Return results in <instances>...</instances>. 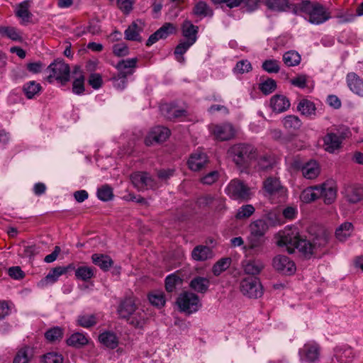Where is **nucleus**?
<instances>
[{
  "instance_id": "a18cd8bd",
  "label": "nucleus",
  "mask_w": 363,
  "mask_h": 363,
  "mask_svg": "<svg viewBox=\"0 0 363 363\" xmlns=\"http://www.w3.org/2000/svg\"><path fill=\"white\" fill-rule=\"evenodd\" d=\"M282 123L284 128L289 130H298L302 125L300 118L294 115L286 116L284 118Z\"/></svg>"
},
{
  "instance_id": "4c0bfd02",
  "label": "nucleus",
  "mask_w": 363,
  "mask_h": 363,
  "mask_svg": "<svg viewBox=\"0 0 363 363\" xmlns=\"http://www.w3.org/2000/svg\"><path fill=\"white\" fill-rule=\"evenodd\" d=\"M99 341L106 347L115 349L118 344L116 335L112 332H104L99 337Z\"/></svg>"
},
{
  "instance_id": "473e14b6",
  "label": "nucleus",
  "mask_w": 363,
  "mask_h": 363,
  "mask_svg": "<svg viewBox=\"0 0 363 363\" xmlns=\"http://www.w3.org/2000/svg\"><path fill=\"white\" fill-rule=\"evenodd\" d=\"M41 90V85L35 81H30L23 86V91L28 99H33L35 96L39 95Z\"/></svg>"
},
{
  "instance_id": "de8ad7c7",
  "label": "nucleus",
  "mask_w": 363,
  "mask_h": 363,
  "mask_svg": "<svg viewBox=\"0 0 363 363\" xmlns=\"http://www.w3.org/2000/svg\"><path fill=\"white\" fill-rule=\"evenodd\" d=\"M231 259L224 257L219 259L214 264L212 272L215 276H219L223 272L225 271L230 265Z\"/></svg>"
},
{
  "instance_id": "c03bdc74",
  "label": "nucleus",
  "mask_w": 363,
  "mask_h": 363,
  "mask_svg": "<svg viewBox=\"0 0 363 363\" xmlns=\"http://www.w3.org/2000/svg\"><path fill=\"white\" fill-rule=\"evenodd\" d=\"M321 187V196L323 199L324 203L326 204L332 203L337 195L336 189L333 186H328L326 184L320 186Z\"/></svg>"
},
{
  "instance_id": "ea45409f",
  "label": "nucleus",
  "mask_w": 363,
  "mask_h": 363,
  "mask_svg": "<svg viewBox=\"0 0 363 363\" xmlns=\"http://www.w3.org/2000/svg\"><path fill=\"white\" fill-rule=\"evenodd\" d=\"M347 200L352 203H356L363 199V188L361 186H352L346 191Z\"/></svg>"
},
{
  "instance_id": "f257e3e1",
  "label": "nucleus",
  "mask_w": 363,
  "mask_h": 363,
  "mask_svg": "<svg viewBox=\"0 0 363 363\" xmlns=\"http://www.w3.org/2000/svg\"><path fill=\"white\" fill-rule=\"evenodd\" d=\"M328 241L329 234L325 230L321 231L311 241L301 235L296 228H290L279 233L277 245L281 247L285 246L290 254L294 253L297 249L306 258L308 259L325 247Z\"/></svg>"
},
{
  "instance_id": "f03ea898",
  "label": "nucleus",
  "mask_w": 363,
  "mask_h": 363,
  "mask_svg": "<svg viewBox=\"0 0 363 363\" xmlns=\"http://www.w3.org/2000/svg\"><path fill=\"white\" fill-rule=\"evenodd\" d=\"M228 157L242 171L250 167L257 157V150L251 145L238 143L231 146L228 150Z\"/></svg>"
},
{
  "instance_id": "13d9d810",
  "label": "nucleus",
  "mask_w": 363,
  "mask_h": 363,
  "mask_svg": "<svg viewBox=\"0 0 363 363\" xmlns=\"http://www.w3.org/2000/svg\"><path fill=\"white\" fill-rule=\"evenodd\" d=\"M84 76L80 74L79 76L75 77L72 83V91L76 94H82L84 93Z\"/></svg>"
},
{
  "instance_id": "a211bd4d",
  "label": "nucleus",
  "mask_w": 363,
  "mask_h": 363,
  "mask_svg": "<svg viewBox=\"0 0 363 363\" xmlns=\"http://www.w3.org/2000/svg\"><path fill=\"white\" fill-rule=\"evenodd\" d=\"M264 4L267 9L272 11L284 12L287 9L293 8V11L296 13V5L291 4L289 0H264Z\"/></svg>"
},
{
  "instance_id": "a878e982",
  "label": "nucleus",
  "mask_w": 363,
  "mask_h": 363,
  "mask_svg": "<svg viewBox=\"0 0 363 363\" xmlns=\"http://www.w3.org/2000/svg\"><path fill=\"white\" fill-rule=\"evenodd\" d=\"M91 260L95 265H97L105 272L108 271L113 264V261L111 257L104 254H93L91 255Z\"/></svg>"
},
{
  "instance_id": "393cba45",
  "label": "nucleus",
  "mask_w": 363,
  "mask_h": 363,
  "mask_svg": "<svg viewBox=\"0 0 363 363\" xmlns=\"http://www.w3.org/2000/svg\"><path fill=\"white\" fill-rule=\"evenodd\" d=\"M191 257L196 261H205L213 257V251L206 245H197L191 252Z\"/></svg>"
},
{
  "instance_id": "58836bf2",
  "label": "nucleus",
  "mask_w": 363,
  "mask_h": 363,
  "mask_svg": "<svg viewBox=\"0 0 363 363\" xmlns=\"http://www.w3.org/2000/svg\"><path fill=\"white\" fill-rule=\"evenodd\" d=\"M148 300L150 303L158 308H162L166 303V298L163 291L155 290L148 294Z\"/></svg>"
},
{
  "instance_id": "49530a36",
  "label": "nucleus",
  "mask_w": 363,
  "mask_h": 363,
  "mask_svg": "<svg viewBox=\"0 0 363 363\" xmlns=\"http://www.w3.org/2000/svg\"><path fill=\"white\" fill-rule=\"evenodd\" d=\"M263 268V264L259 260H250L244 265L245 272L253 275V277L259 274Z\"/></svg>"
},
{
  "instance_id": "052dcab7",
  "label": "nucleus",
  "mask_w": 363,
  "mask_h": 363,
  "mask_svg": "<svg viewBox=\"0 0 363 363\" xmlns=\"http://www.w3.org/2000/svg\"><path fill=\"white\" fill-rule=\"evenodd\" d=\"M62 329L58 327L50 329L45 333L46 339L50 342H55L60 340L62 337Z\"/></svg>"
},
{
  "instance_id": "4d7b16f0",
  "label": "nucleus",
  "mask_w": 363,
  "mask_h": 363,
  "mask_svg": "<svg viewBox=\"0 0 363 363\" xmlns=\"http://www.w3.org/2000/svg\"><path fill=\"white\" fill-rule=\"evenodd\" d=\"M214 196L211 194H204L199 196L196 200V205L199 208H211L214 201Z\"/></svg>"
},
{
  "instance_id": "f3484780",
  "label": "nucleus",
  "mask_w": 363,
  "mask_h": 363,
  "mask_svg": "<svg viewBox=\"0 0 363 363\" xmlns=\"http://www.w3.org/2000/svg\"><path fill=\"white\" fill-rule=\"evenodd\" d=\"M323 140L324 149L329 153H334L341 148L342 141L333 132H328Z\"/></svg>"
},
{
  "instance_id": "b1692460",
  "label": "nucleus",
  "mask_w": 363,
  "mask_h": 363,
  "mask_svg": "<svg viewBox=\"0 0 363 363\" xmlns=\"http://www.w3.org/2000/svg\"><path fill=\"white\" fill-rule=\"evenodd\" d=\"M270 104L273 111L277 113L286 111L290 107L289 100L284 95L272 96Z\"/></svg>"
},
{
  "instance_id": "423d86ee",
  "label": "nucleus",
  "mask_w": 363,
  "mask_h": 363,
  "mask_svg": "<svg viewBox=\"0 0 363 363\" xmlns=\"http://www.w3.org/2000/svg\"><path fill=\"white\" fill-rule=\"evenodd\" d=\"M277 223V216L274 213H268L261 218L252 221L250 225V233L265 237V234Z\"/></svg>"
},
{
  "instance_id": "3c124183",
  "label": "nucleus",
  "mask_w": 363,
  "mask_h": 363,
  "mask_svg": "<svg viewBox=\"0 0 363 363\" xmlns=\"http://www.w3.org/2000/svg\"><path fill=\"white\" fill-rule=\"evenodd\" d=\"M255 211V207L251 204L242 206L235 214L237 220H245L250 218Z\"/></svg>"
},
{
  "instance_id": "2eb2a0df",
  "label": "nucleus",
  "mask_w": 363,
  "mask_h": 363,
  "mask_svg": "<svg viewBox=\"0 0 363 363\" xmlns=\"http://www.w3.org/2000/svg\"><path fill=\"white\" fill-rule=\"evenodd\" d=\"M330 18V13L325 11V8L319 4H315L310 12L308 21L313 24H320Z\"/></svg>"
},
{
  "instance_id": "aec40b11",
  "label": "nucleus",
  "mask_w": 363,
  "mask_h": 363,
  "mask_svg": "<svg viewBox=\"0 0 363 363\" xmlns=\"http://www.w3.org/2000/svg\"><path fill=\"white\" fill-rule=\"evenodd\" d=\"M208 162L207 156L203 152L192 153L188 160V166L193 171H199Z\"/></svg>"
},
{
  "instance_id": "79ce46f5",
  "label": "nucleus",
  "mask_w": 363,
  "mask_h": 363,
  "mask_svg": "<svg viewBox=\"0 0 363 363\" xmlns=\"http://www.w3.org/2000/svg\"><path fill=\"white\" fill-rule=\"evenodd\" d=\"M30 6V1L26 0L21 3H20L17 6V9L16 11V15L22 18L24 21H28L30 18L32 13L29 11V8Z\"/></svg>"
},
{
  "instance_id": "0e129e2a",
  "label": "nucleus",
  "mask_w": 363,
  "mask_h": 363,
  "mask_svg": "<svg viewBox=\"0 0 363 363\" xmlns=\"http://www.w3.org/2000/svg\"><path fill=\"white\" fill-rule=\"evenodd\" d=\"M262 69L269 73H277L279 71L278 61L275 60H267L262 63Z\"/></svg>"
},
{
  "instance_id": "338daca9",
  "label": "nucleus",
  "mask_w": 363,
  "mask_h": 363,
  "mask_svg": "<svg viewBox=\"0 0 363 363\" xmlns=\"http://www.w3.org/2000/svg\"><path fill=\"white\" fill-rule=\"evenodd\" d=\"M252 69L251 63L248 60H240L237 62L233 71L236 74H244Z\"/></svg>"
},
{
  "instance_id": "a19ab883",
  "label": "nucleus",
  "mask_w": 363,
  "mask_h": 363,
  "mask_svg": "<svg viewBox=\"0 0 363 363\" xmlns=\"http://www.w3.org/2000/svg\"><path fill=\"white\" fill-rule=\"evenodd\" d=\"M353 225L350 222H345L341 224L335 230V237L342 242L348 238L352 233Z\"/></svg>"
},
{
  "instance_id": "9d476101",
  "label": "nucleus",
  "mask_w": 363,
  "mask_h": 363,
  "mask_svg": "<svg viewBox=\"0 0 363 363\" xmlns=\"http://www.w3.org/2000/svg\"><path fill=\"white\" fill-rule=\"evenodd\" d=\"M138 61V58L136 57L122 60L116 65V68L118 70L117 77L118 79H123V84L125 83L126 77L134 73Z\"/></svg>"
},
{
  "instance_id": "c9c22d12",
  "label": "nucleus",
  "mask_w": 363,
  "mask_h": 363,
  "mask_svg": "<svg viewBox=\"0 0 363 363\" xmlns=\"http://www.w3.org/2000/svg\"><path fill=\"white\" fill-rule=\"evenodd\" d=\"M297 110L301 112V113L307 117L311 116L315 114V104L306 99H301L298 106Z\"/></svg>"
},
{
  "instance_id": "5701e85b",
  "label": "nucleus",
  "mask_w": 363,
  "mask_h": 363,
  "mask_svg": "<svg viewBox=\"0 0 363 363\" xmlns=\"http://www.w3.org/2000/svg\"><path fill=\"white\" fill-rule=\"evenodd\" d=\"M162 114L168 120H174L186 115V110L177 108L175 106L169 104H164L160 106Z\"/></svg>"
},
{
  "instance_id": "6ab92c4d",
  "label": "nucleus",
  "mask_w": 363,
  "mask_h": 363,
  "mask_svg": "<svg viewBox=\"0 0 363 363\" xmlns=\"http://www.w3.org/2000/svg\"><path fill=\"white\" fill-rule=\"evenodd\" d=\"M346 80L349 89L354 94L363 97V79L356 73L350 72L347 75Z\"/></svg>"
},
{
  "instance_id": "2f4dec72",
  "label": "nucleus",
  "mask_w": 363,
  "mask_h": 363,
  "mask_svg": "<svg viewBox=\"0 0 363 363\" xmlns=\"http://www.w3.org/2000/svg\"><path fill=\"white\" fill-rule=\"evenodd\" d=\"M142 30L143 28L138 26V23L134 21L125 30V38L128 40L141 42L140 32Z\"/></svg>"
},
{
  "instance_id": "bf43d9fd",
  "label": "nucleus",
  "mask_w": 363,
  "mask_h": 363,
  "mask_svg": "<svg viewBox=\"0 0 363 363\" xmlns=\"http://www.w3.org/2000/svg\"><path fill=\"white\" fill-rule=\"evenodd\" d=\"M86 33H90L92 35L99 34L101 33V26L99 23L97 21H89V26L81 33H77V35L80 37Z\"/></svg>"
},
{
  "instance_id": "f8f14e48",
  "label": "nucleus",
  "mask_w": 363,
  "mask_h": 363,
  "mask_svg": "<svg viewBox=\"0 0 363 363\" xmlns=\"http://www.w3.org/2000/svg\"><path fill=\"white\" fill-rule=\"evenodd\" d=\"M169 135L170 130L167 128L163 126L155 127L145 138V143L150 146L153 143H163L169 138Z\"/></svg>"
},
{
  "instance_id": "4468645a",
  "label": "nucleus",
  "mask_w": 363,
  "mask_h": 363,
  "mask_svg": "<svg viewBox=\"0 0 363 363\" xmlns=\"http://www.w3.org/2000/svg\"><path fill=\"white\" fill-rule=\"evenodd\" d=\"M299 355L301 361L314 363L319 357V347L316 344H306L300 349Z\"/></svg>"
},
{
  "instance_id": "ddd939ff",
  "label": "nucleus",
  "mask_w": 363,
  "mask_h": 363,
  "mask_svg": "<svg viewBox=\"0 0 363 363\" xmlns=\"http://www.w3.org/2000/svg\"><path fill=\"white\" fill-rule=\"evenodd\" d=\"M212 133L215 138L220 141L229 140L235 135V130L230 123L214 125Z\"/></svg>"
},
{
  "instance_id": "bb28decb",
  "label": "nucleus",
  "mask_w": 363,
  "mask_h": 363,
  "mask_svg": "<svg viewBox=\"0 0 363 363\" xmlns=\"http://www.w3.org/2000/svg\"><path fill=\"white\" fill-rule=\"evenodd\" d=\"M321 192V187L319 186H311L303 190L301 199L305 203H310L320 198Z\"/></svg>"
},
{
  "instance_id": "7ed1b4c3",
  "label": "nucleus",
  "mask_w": 363,
  "mask_h": 363,
  "mask_svg": "<svg viewBox=\"0 0 363 363\" xmlns=\"http://www.w3.org/2000/svg\"><path fill=\"white\" fill-rule=\"evenodd\" d=\"M263 187L266 196L272 203H281L286 201L287 190L280 183L279 179L269 177L263 182Z\"/></svg>"
},
{
  "instance_id": "412c9836",
  "label": "nucleus",
  "mask_w": 363,
  "mask_h": 363,
  "mask_svg": "<svg viewBox=\"0 0 363 363\" xmlns=\"http://www.w3.org/2000/svg\"><path fill=\"white\" fill-rule=\"evenodd\" d=\"M182 35L186 38V42L194 45L197 39L199 27L194 26L190 21L185 20L182 24Z\"/></svg>"
},
{
  "instance_id": "6e6d98bb",
  "label": "nucleus",
  "mask_w": 363,
  "mask_h": 363,
  "mask_svg": "<svg viewBox=\"0 0 363 363\" xmlns=\"http://www.w3.org/2000/svg\"><path fill=\"white\" fill-rule=\"evenodd\" d=\"M192 45V44L186 41H181L175 48L174 55L177 61L182 62L184 60L183 55L187 51V50Z\"/></svg>"
},
{
  "instance_id": "e2e57ef3",
  "label": "nucleus",
  "mask_w": 363,
  "mask_h": 363,
  "mask_svg": "<svg viewBox=\"0 0 363 363\" xmlns=\"http://www.w3.org/2000/svg\"><path fill=\"white\" fill-rule=\"evenodd\" d=\"M277 87L276 82L272 79H267L259 84V89L264 94H269L274 91Z\"/></svg>"
},
{
  "instance_id": "8fccbe9b",
  "label": "nucleus",
  "mask_w": 363,
  "mask_h": 363,
  "mask_svg": "<svg viewBox=\"0 0 363 363\" xmlns=\"http://www.w3.org/2000/svg\"><path fill=\"white\" fill-rule=\"evenodd\" d=\"M88 342L86 337L82 333H74L67 340V343L69 346L80 347L85 345Z\"/></svg>"
},
{
  "instance_id": "1a4fd4ad",
  "label": "nucleus",
  "mask_w": 363,
  "mask_h": 363,
  "mask_svg": "<svg viewBox=\"0 0 363 363\" xmlns=\"http://www.w3.org/2000/svg\"><path fill=\"white\" fill-rule=\"evenodd\" d=\"M272 264L276 271L284 275H292L296 269L295 263L285 255L274 257Z\"/></svg>"
},
{
  "instance_id": "c85d7f7f",
  "label": "nucleus",
  "mask_w": 363,
  "mask_h": 363,
  "mask_svg": "<svg viewBox=\"0 0 363 363\" xmlns=\"http://www.w3.org/2000/svg\"><path fill=\"white\" fill-rule=\"evenodd\" d=\"M126 320L135 328H142L146 322V313L143 310L136 309Z\"/></svg>"
},
{
  "instance_id": "0eeeda50",
  "label": "nucleus",
  "mask_w": 363,
  "mask_h": 363,
  "mask_svg": "<svg viewBox=\"0 0 363 363\" xmlns=\"http://www.w3.org/2000/svg\"><path fill=\"white\" fill-rule=\"evenodd\" d=\"M177 304L181 311L189 314L197 311L201 306L199 296L189 291H184L179 294L177 299Z\"/></svg>"
},
{
  "instance_id": "37998d69",
  "label": "nucleus",
  "mask_w": 363,
  "mask_h": 363,
  "mask_svg": "<svg viewBox=\"0 0 363 363\" xmlns=\"http://www.w3.org/2000/svg\"><path fill=\"white\" fill-rule=\"evenodd\" d=\"M257 164L259 169L267 171L273 167L275 163L274 157L269 154H263L257 156Z\"/></svg>"
},
{
  "instance_id": "69168bd1",
  "label": "nucleus",
  "mask_w": 363,
  "mask_h": 363,
  "mask_svg": "<svg viewBox=\"0 0 363 363\" xmlns=\"http://www.w3.org/2000/svg\"><path fill=\"white\" fill-rule=\"evenodd\" d=\"M112 51L117 57H125L129 54L128 47L123 43H117L113 45Z\"/></svg>"
},
{
  "instance_id": "864d4df0",
  "label": "nucleus",
  "mask_w": 363,
  "mask_h": 363,
  "mask_svg": "<svg viewBox=\"0 0 363 363\" xmlns=\"http://www.w3.org/2000/svg\"><path fill=\"white\" fill-rule=\"evenodd\" d=\"M97 196L103 201H108L113 197V189L108 184L103 185L98 189Z\"/></svg>"
},
{
  "instance_id": "5fc2aeb1",
  "label": "nucleus",
  "mask_w": 363,
  "mask_h": 363,
  "mask_svg": "<svg viewBox=\"0 0 363 363\" xmlns=\"http://www.w3.org/2000/svg\"><path fill=\"white\" fill-rule=\"evenodd\" d=\"M159 38L161 39L167 38L169 35L175 33L177 32L176 26L171 23H165L160 28L157 30Z\"/></svg>"
},
{
  "instance_id": "e433bc0d",
  "label": "nucleus",
  "mask_w": 363,
  "mask_h": 363,
  "mask_svg": "<svg viewBox=\"0 0 363 363\" xmlns=\"http://www.w3.org/2000/svg\"><path fill=\"white\" fill-rule=\"evenodd\" d=\"M183 283V279L176 274L168 275L165 278L164 286L167 293H172L175 291L177 286H181Z\"/></svg>"
},
{
  "instance_id": "20e7f679",
  "label": "nucleus",
  "mask_w": 363,
  "mask_h": 363,
  "mask_svg": "<svg viewBox=\"0 0 363 363\" xmlns=\"http://www.w3.org/2000/svg\"><path fill=\"white\" fill-rule=\"evenodd\" d=\"M47 71L50 72L47 77V80L50 83L55 79L62 85H65L69 81V66L63 60L59 59L55 60L48 67Z\"/></svg>"
},
{
  "instance_id": "39448f33",
  "label": "nucleus",
  "mask_w": 363,
  "mask_h": 363,
  "mask_svg": "<svg viewBox=\"0 0 363 363\" xmlns=\"http://www.w3.org/2000/svg\"><path fill=\"white\" fill-rule=\"evenodd\" d=\"M225 191L230 198L244 201H248L252 195L250 187L238 179H233L228 184Z\"/></svg>"
},
{
  "instance_id": "f704fd0d",
  "label": "nucleus",
  "mask_w": 363,
  "mask_h": 363,
  "mask_svg": "<svg viewBox=\"0 0 363 363\" xmlns=\"http://www.w3.org/2000/svg\"><path fill=\"white\" fill-rule=\"evenodd\" d=\"M62 274H65V269L60 266L52 268L47 276L40 281V284L44 286L48 284H53Z\"/></svg>"
},
{
  "instance_id": "680f3d73",
  "label": "nucleus",
  "mask_w": 363,
  "mask_h": 363,
  "mask_svg": "<svg viewBox=\"0 0 363 363\" xmlns=\"http://www.w3.org/2000/svg\"><path fill=\"white\" fill-rule=\"evenodd\" d=\"M78 323L84 328H90L96 324V320L94 315H83L78 318Z\"/></svg>"
},
{
  "instance_id": "cd10ccee",
  "label": "nucleus",
  "mask_w": 363,
  "mask_h": 363,
  "mask_svg": "<svg viewBox=\"0 0 363 363\" xmlns=\"http://www.w3.org/2000/svg\"><path fill=\"white\" fill-rule=\"evenodd\" d=\"M301 171L303 176L308 179H313L316 178L320 173L318 164L313 160H311L306 163L303 166Z\"/></svg>"
},
{
  "instance_id": "9b49d317",
  "label": "nucleus",
  "mask_w": 363,
  "mask_h": 363,
  "mask_svg": "<svg viewBox=\"0 0 363 363\" xmlns=\"http://www.w3.org/2000/svg\"><path fill=\"white\" fill-rule=\"evenodd\" d=\"M267 238L250 233L247 238V244L243 246L245 251H251L255 255H259L263 252Z\"/></svg>"
},
{
  "instance_id": "dca6fc26",
  "label": "nucleus",
  "mask_w": 363,
  "mask_h": 363,
  "mask_svg": "<svg viewBox=\"0 0 363 363\" xmlns=\"http://www.w3.org/2000/svg\"><path fill=\"white\" fill-rule=\"evenodd\" d=\"M133 184L139 189L151 188L154 186L153 180L146 172H136L130 175Z\"/></svg>"
},
{
  "instance_id": "7c9ffc66",
  "label": "nucleus",
  "mask_w": 363,
  "mask_h": 363,
  "mask_svg": "<svg viewBox=\"0 0 363 363\" xmlns=\"http://www.w3.org/2000/svg\"><path fill=\"white\" fill-rule=\"evenodd\" d=\"M209 280L201 277H194L190 282V287L198 293H206L209 287Z\"/></svg>"
},
{
  "instance_id": "603ef678",
  "label": "nucleus",
  "mask_w": 363,
  "mask_h": 363,
  "mask_svg": "<svg viewBox=\"0 0 363 363\" xmlns=\"http://www.w3.org/2000/svg\"><path fill=\"white\" fill-rule=\"evenodd\" d=\"M0 34L14 41L21 42L23 40L18 30L13 27H0Z\"/></svg>"
},
{
  "instance_id": "c756f323",
  "label": "nucleus",
  "mask_w": 363,
  "mask_h": 363,
  "mask_svg": "<svg viewBox=\"0 0 363 363\" xmlns=\"http://www.w3.org/2000/svg\"><path fill=\"white\" fill-rule=\"evenodd\" d=\"M96 268L88 266H80L75 269V277L77 279L89 281L95 277Z\"/></svg>"
},
{
  "instance_id": "6e6552de",
  "label": "nucleus",
  "mask_w": 363,
  "mask_h": 363,
  "mask_svg": "<svg viewBox=\"0 0 363 363\" xmlns=\"http://www.w3.org/2000/svg\"><path fill=\"white\" fill-rule=\"evenodd\" d=\"M240 288L242 294L249 298H257L263 294L262 284L256 277L243 279L240 282Z\"/></svg>"
},
{
  "instance_id": "4be33fe9",
  "label": "nucleus",
  "mask_w": 363,
  "mask_h": 363,
  "mask_svg": "<svg viewBox=\"0 0 363 363\" xmlns=\"http://www.w3.org/2000/svg\"><path fill=\"white\" fill-rule=\"evenodd\" d=\"M136 309L133 298L128 297L121 301L118 308V313L121 318L127 319Z\"/></svg>"
},
{
  "instance_id": "774afa93",
  "label": "nucleus",
  "mask_w": 363,
  "mask_h": 363,
  "mask_svg": "<svg viewBox=\"0 0 363 363\" xmlns=\"http://www.w3.org/2000/svg\"><path fill=\"white\" fill-rule=\"evenodd\" d=\"M44 363H62L63 357L56 352H49L43 356Z\"/></svg>"
},
{
  "instance_id": "09e8293b",
  "label": "nucleus",
  "mask_w": 363,
  "mask_h": 363,
  "mask_svg": "<svg viewBox=\"0 0 363 363\" xmlns=\"http://www.w3.org/2000/svg\"><path fill=\"white\" fill-rule=\"evenodd\" d=\"M283 61L289 67L296 66L301 62V55L296 51H288L283 55Z\"/></svg>"
},
{
  "instance_id": "72a5a7b5",
  "label": "nucleus",
  "mask_w": 363,
  "mask_h": 363,
  "mask_svg": "<svg viewBox=\"0 0 363 363\" xmlns=\"http://www.w3.org/2000/svg\"><path fill=\"white\" fill-rule=\"evenodd\" d=\"M192 13L196 16L204 18L206 16H212L213 11L205 1H199L194 5L192 9Z\"/></svg>"
}]
</instances>
